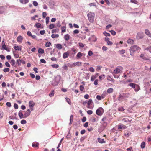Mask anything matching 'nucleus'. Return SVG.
<instances>
[{"label":"nucleus","instance_id":"nucleus-35","mask_svg":"<svg viewBox=\"0 0 151 151\" xmlns=\"http://www.w3.org/2000/svg\"><path fill=\"white\" fill-rule=\"evenodd\" d=\"M113 89L112 88H109L107 89V92L108 93H110L113 92Z\"/></svg>","mask_w":151,"mask_h":151},{"label":"nucleus","instance_id":"nucleus-37","mask_svg":"<svg viewBox=\"0 0 151 151\" xmlns=\"http://www.w3.org/2000/svg\"><path fill=\"white\" fill-rule=\"evenodd\" d=\"M59 35L57 34H52L51 35V37L53 38H58L59 37Z\"/></svg>","mask_w":151,"mask_h":151},{"label":"nucleus","instance_id":"nucleus-41","mask_svg":"<svg viewBox=\"0 0 151 151\" xmlns=\"http://www.w3.org/2000/svg\"><path fill=\"white\" fill-rule=\"evenodd\" d=\"M66 27L65 26H63L61 27V31L62 32H64L66 31Z\"/></svg>","mask_w":151,"mask_h":151},{"label":"nucleus","instance_id":"nucleus-46","mask_svg":"<svg viewBox=\"0 0 151 151\" xmlns=\"http://www.w3.org/2000/svg\"><path fill=\"white\" fill-rule=\"evenodd\" d=\"M103 34L106 36H110V35L109 33H107L106 32H104L103 33Z\"/></svg>","mask_w":151,"mask_h":151},{"label":"nucleus","instance_id":"nucleus-63","mask_svg":"<svg viewBox=\"0 0 151 151\" xmlns=\"http://www.w3.org/2000/svg\"><path fill=\"white\" fill-rule=\"evenodd\" d=\"M87 114L89 115H91L93 113V111L92 110H89L87 112Z\"/></svg>","mask_w":151,"mask_h":151},{"label":"nucleus","instance_id":"nucleus-17","mask_svg":"<svg viewBox=\"0 0 151 151\" xmlns=\"http://www.w3.org/2000/svg\"><path fill=\"white\" fill-rule=\"evenodd\" d=\"M127 128V127L125 126L123 124H119L118 125V129H124L125 128Z\"/></svg>","mask_w":151,"mask_h":151},{"label":"nucleus","instance_id":"nucleus-16","mask_svg":"<svg viewBox=\"0 0 151 151\" xmlns=\"http://www.w3.org/2000/svg\"><path fill=\"white\" fill-rule=\"evenodd\" d=\"M145 32L149 37L151 38V33L147 29H145Z\"/></svg>","mask_w":151,"mask_h":151},{"label":"nucleus","instance_id":"nucleus-8","mask_svg":"<svg viewBox=\"0 0 151 151\" xmlns=\"http://www.w3.org/2000/svg\"><path fill=\"white\" fill-rule=\"evenodd\" d=\"M2 47L3 49L5 50L8 52H9L10 50L6 46L4 42V41H2Z\"/></svg>","mask_w":151,"mask_h":151},{"label":"nucleus","instance_id":"nucleus-64","mask_svg":"<svg viewBox=\"0 0 151 151\" xmlns=\"http://www.w3.org/2000/svg\"><path fill=\"white\" fill-rule=\"evenodd\" d=\"M40 61L41 62L43 63H46V61L44 59H41L40 60Z\"/></svg>","mask_w":151,"mask_h":151},{"label":"nucleus","instance_id":"nucleus-48","mask_svg":"<svg viewBox=\"0 0 151 151\" xmlns=\"http://www.w3.org/2000/svg\"><path fill=\"white\" fill-rule=\"evenodd\" d=\"M119 52L122 54H124L125 52V50H122L119 51Z\"/></svg>","mask_w":151,"mask_h":151},{"label":"nucleus","instance_id":"nucleus-10","mask_svg":"<svg viewBox=\"0 0 151 151\" xmlns=\"http://www.w3.org/2000/svg\"><path fill=\"white\" fill-rule=\"evenodd\" d=\"M20 63H22L23 64H24L25 63V62L23 60L17 59V64L19 66L20 65Z\"/></svg>","mask_w":151,"mask_h":151},{"label":"nucleus","instance_id":"nucleus-18","mask_svg":"<svg viewBox=\"0 0 151 151\" xmlns=\"http://www.w3.org/2000/svg\"><path fill=\"white\" fill-rule=\"evenodd\" d=\"M17 40V42H22L23 40V37L22 36L19 35L18 37Z\"/></svg>","mask_w":151,"mask_h":151},{"label":"nucleus","instance_id":"nucleus-31","mask_svg":"<svg viewBox=\"0 0 151 151\" xmlns=\"http://www.w3.org/2000/svg\"><path fill=\"white\" fill-rule=\"evenodd\" d=\"M123 96L124 98H127L129 97L130 94L129 93H126L123 94Z\"/></svg>","mask_w":151,"mask_h":151},{"label":"nucleus","instance_id":"nucleus-53","mask_svg":"<svg viewBox=\"0 0 151 151\" xmlns=\"http://www.w3.org/2000/svg\"><path fill=\"white\" fill-rule=\"evenodd\" d=\"M63 138H62L61 139V140L60 141L59 144H58V146L57 147V149H58V148H59V147H60V145H61V144L62 143V142L63 140Z\"/></svg>","mask_w":151,"mask_h":151},{"label":"nucleus","instance_id":"nucleus-5","mask_svg":"<svg viewBox=\"0 0 151 151\" xmlns=\"http://www.w3.org/2000/svg\"><path fill=\"white\" fill-rule=\"evenodd\" d=\"M35 105V103L33 101H29V105L31 111H33L34 110L33 107Z\"/></svg>","mask_w":151,"mask_h":151},{"label":"nucleus","instance_id":"nucleus-45","mask_svg":"<svg viewBox=\"0 0 151 151\" xmlns=\"http://www.w3.org/2000/svg\"><path fill=\"white\" fill-rule=\"evenodd\" d=\"M145 146V142H142L141 145V147L142 148H144Z\"/></svg>","mask_w":151,"mask_h":151},{"label":"nucleus","instance_id":"nucleus-26","mask_svg":"<svg viewBox=\"0 0 151 151\" xmlns=\"http://www.w3.org/2000/svg\"><path fill=\"white\" fill-rule=\"evenodd\" d=\"M56 47L58 49L60 50L62 48V46L60 44H56Z\"/></svg>","mask_w":151,"mask_h":151},{"label":"nucleus","instance_id":"nucleus-51","mask_svg":"<svg viewBox=\"0 0 151 151\" xmlns=\"http://www.w3.org/2000/svg\"><path fill=\"white\" fill-rule=\"evenodd\" d=\"M51 66L52 67L56 68H57L59 67L58 65L57 64L52 65Z\"/></svg>","mask_w":151,"mask_h":151},{"label":"nucleus","instance_id":"nucleus-21","mask_svg":"<svg viewBox=\"0 0 151 151\" xmlns=\"http://www.w3.org/2000/svg\"><path fill=\"white\" fill-rule=\"evenodd\" d=\"M98 142L100 143H104L106 142L103 139H101L100 138H98L97 139Z\"/></svg>","mask_w":151,"mask_h":151},{"label":"nucleus","instance_id":"nucleus-58","mask_svg":"<svg viewBox=\"0 0 151 151\" xmlns=\"http://www.w3.org/2000/svg\"><path fill=\"white\" fill-rule=\"evenodd\" d=\"M80 90L81 91H83L84 89V87L83 86L81 85L79 87Z\"/></svg>","mask_w":151,"mask_h":151},{"label":"nucleus","instance_id":"nucleus-24","mask_svg":"<svg viewBox=\"0 0 151 151\" xmlns=\"http://www.w3.org/2000/svg\"><path fill=\"white\" fill-rule=\"evenodd\" d=\"M35 26L37 28H43V27L42 26L41 24L39 23H36L35 24Z\"/></svg>","mask_w":151,"mask_h":151},{"label":"nucleus","instance_id":"nucleus-54","mask_svg":"<svg viewBox=\"0 0 151 151\" xmlns=\"http://www.w3.org/2000/svg\"><path fill=\"white\" fill-rule=\"evenodd\" d=\"M27 123L26 120H22L21 121V123L22 124H25Z\"/></svg>","mask_w":151,"mask_h":151},{"label":"nucleus","instance_id":"nucleus-50","mask_svg":"<svg viewBox=\"0 0 151 151\" xmlns=\"http://www.w3.org/2000/svg\"><path fill=\"white\" fill-rule=\"evenodd\" d=\"M78 45L79 47L81 48H83L84 47V45L82 43H79Z\"/></svg>","mask_w":151,"mask_h":151},{"label":"nucleus","instance_id":"nucleus-33","mask_svg":"<svg viewBox=\"0 0 151 151\" xmlns=\"http://www.w3.org/2000/svg\"><path fill=\"white\" fill-rule=\"evenodd\" d=\"M51 45V43L49 42H47L45 44V46L46 47H49Z\"/></svg>","mask_w":151,"mask_h":151},{"label":"nucleus","instance_id":"nucleus-27","mask_svg":"<svg viewBox=\"0 0 151 151\" xmlns=\"http://www.w3.org/2000/svg\"><path fill=\"white\" fill-rule=\"evenodd\" d=\"M107 79L108 80L111 81L113 83H114L115 81V80L112 78L110 76H108Z\"/></svg>","mask_w":151,"mask_h":151},{"label":"nucleus","instance_id":"nucleus-30","mask_svg":"<svg viewBox=\"0 0 151 151\" xmlns=\"http://www.w3.org/2000/svg\"><path fill=\"white\" fill-rule=\"evenodd\" d=\"M127 42L128 44H133L134 43V40H133L129 39L127 40Z\"/></svg>","mask_w":151,"mask_h":151},{"label":"nucleus","instance_id":"nucleus-22","mask_svg":"<svg viewBox=\"0 0 151 151\" xmlns=\"http://www.w3.org/2000/svg\"><path fill=\"white\" fill-rule=\"evenodd\" d=\"M10 63L12 66H14V67H16V65H15V61L14 59H12L11 60Z\"/></svg>","mask_w":151,"mask_h":151},{"label":"nucleus","instance_id":"nucleus-23","mask_svg":"<svg viewBox=\"0 0 151 151\" xmlns=\"http://www.w3.org/2000/svg\"><path fill=\"white\" fill-rule=\"evenodd\" d=\"M135 88H134L135 92H137L140 89V86L137 84H136L135 86Z\"/></svg>","mask_w":151,"mask_h":151},{"label":"nucleus","instance_id":"nucleus-52","mask_svg":"<svg viewBox=\"0 0 151 151\" xmlns=\"http://www.w3.org/2000/svg\"><path fill=\"white\" fill-rule=\"evenodd\" d=\"M110 32L111 33V34L113 36L115 35L116 34V32L113 30H111Z\"/></svg>","mask_w":151,"mask_h":151},{"label":"nucleus","instance_id":"nucleus-61","mask_svg":"<svg viewBox=\"0 0 151 151\" xmlns=\"http://www.w3.org/2000/svg\"><path fill=\"white\" fill-rule=\"evenodd\" d=\"M49 18L48 17H47L46 18V23L47 24L49 22Z\"/></svg>","mask_w":151,"mask_h":151},{"label":"nucleus","instance_id":"nucleus-13","mask_svg":"<svg viewBox=\"0 0 151 151\" xmlns=\"http://www.w3.org/2000/svg\"><path fill=\"white\" fill-rule=\"evenodd\" d=\"M124 98V97L123 96V95L119 94L118 96V100L119 101H122L123 100Z\"/></svg>","mask_w":151,"mask_h":151},{"label":"nucleus","instance_id":"nucleus-12","mask_svg":"<svg viewBox=\"0 0 151 151\" xmlns=\"http://www.w3.org/2000/svg\"><path fill=\"white\" fill-rule=\"evenodd\" d=\"M38 53L39 54H42L44 53L45 52L44 50L41 48H39L38 49ZM38 56L39 57H41V55H40V54H39Z\"/></svg>","mask_w":151,"mask_h":151},{"label":"nucleus","instance_id":"nucleus-39","mask_svg":"<svg viewBox=\"0 0 151 151\" xmlns=\"http://www.w3.org/2000/svg\"><path fill=\"white\" fill-rule=\"evenodd\" d=\"M140 57L145 60H147V59L143 54H142L140 55Z\"/></svg>","mask_w":151,"mask_h":151},{"label":"nucleus","instance_id":"nucleus-40","mask_svg":"<svg viewBox=\"0 0 151 151\" xmlns=\"http://www.w3.org/2000/svg\"><path fill=\"white\" fill-rule=\"evenodd\" d=\"M59 31V29H53L52 31V33H56L57 32H58Z\"/></svg>","mask_w":151,"mask_h":151},{"label":"nucleus","instance_id":"nucleus-11","mask_svg":"<svg viewBox=\"0 0 151 151\" xmlns=\"http://www.w3.org/2000/svg\"><path fill=\"white\" fill-rule=\"evenodd\" d=\"M81 62H77L76 63H73L71 67H73L76 66H81Z\"/></svg>","mask_w":151,"mask_h":151},{"label":"nucleus","instance_id":"nucleus-36","mask_svg":"<svg viewBox=\"0 0 151 151\" xmlns=\"http://www.w3.org/2000/svg\"><path fill=\"white\" fill-rule=\"evenodd\" d=\"M136 84L134 83H130L129 84V85L133 88H135V86Z\"/></svg>","mask_w":151,"mask_h":151},{"label":"nucleus","instance_id":"nucleus-29","mask_svg":"<svg viewBox=\"0 0 151 151\" xmlns=\"http://www.w3.org/2000/svg\"><path fill=\"white\" fill-rule=\"evenodd\" d=\"M32 146L34 147H37L39 146V143L38 142L33 143L32 145Z\"/></svg>","mask_w":151,"mask_h":151},{"label":"nucleus","instance_id":"nucleus-7","mask_svg":"<svg viewBox=\"0 0 151 151\" xmlns=\"http://www.w3.org/2000/svg\"><path fill=\"white\" fill-rule=\"evenodd\" d=\"M57 77H56L54 80L52 81V84L54 86H55L58 85V84L59 81H60V78L57 81Z\"/></svg>","mask_w":151,"mask_h":151},{"label":"nucleus","instance_id":"nucleus-25","mask_svg":"<svg viewBox=\"0 0 151 151\" xmlns=\"http://www.w3.org/2000/svg\"><path fill=\"white\" fill-rule=\"evenodd\" d=\"M122 121L125 122H131L132 121V119L130 120L127 118H124L122 119Z\"/></svg>","mask_w":151,"mask_h":151},{"label":"nucleus","instance_id":"nucleus-28","mask_svg":"<svg viewBox=\"0 0 151 151\" xmlns=\"http://www.w3.org/2000/svg\"><path fill=\"white\" fill-rule=\"evenodd\" d=\"M70 36L68 34H66L65 35L64 37L66 41H68L70 39Z\"/></svg>","mask_w":151,"mask_h":151},{"label":"nucleus","instance_id":"nucleus-6","mask_svg":"<svg viewBox=\"0 0 151 151\" xmlns=\"http://www.w3.org/2000/svg\"><path fill=\"white\" fill-rule=\"evenodd\" d=\"M103 110V109L101 107L97 109L96 111V114L97 115L99 116L101 115L103 113L102 112L101 110Z\"/></svg>","mask_w":151,"mask_h":151},{"label":"nucleus","instance_id":"nucleus-20","mask_svg":"<svg viewBox=\"0 0 151 151\" xmlns=\"http://www.w3.org/2000/svg\"><path fill=\"white\" fill-rule=\"evenodd\" d=\"M22 46L20 47L18 46H15L14 47V49L16 50L21 51L22 50Z\"/></svg>","mask_w":151,"mask_h":151},{"label":"nucleus","instance_id":"nucleus-47","mask_svg":"<svg viewBox=\"0 0 151 151\" xmlns=\"http://www.w3.org/2000/svg\"><path fill=\"white\" fill-rule=\"evenodd\" d=\"M73 115H71V116H70V124H71L72 122L73 121Z\"/></svg>","mask_w":151,"mask_h":151},{"label":"nucleus","instance_id":"nucleus-60","mask_svg":"<svg viewBox=\"0 0 151 151\" xmlns=\"http://www.w3.org/2000/svg\"><path fill=\"white\" fill-rule=\"evenodd\" d=\"M14 107L15 109H18V106L17 104L16 103L14 104Z\"/></svg>","mask_w":151,"mask_h":151},{"label":"nucleus","instance_id":"nucleus-14","mask_svg":"<svg viewBox=\"0 0 151 151\" xmlns=\"http://www.w3.org/2000/svg\"><path fill=\"white\" fill-rule=\"evenodd\" d=\"M69 55V53L68 52H65L64 53L63 55V58L64 59H65L67 58Z\"/></svg>","mask_w":151,"mask_h":151},{"label":"nucleus","instance_id":"nucleus-19","mask_svg":"<svg viewBox=\"0 0 151 151\" xmlns=\"http://www.w3.org/2000/svg\"><path fill=\"white\" fill-rule=\"evenodd\" d=\"M18 115L20 119L25 118L24 116V115L21 111H20L19 112Z\"/></svg>","mask_w":151,"mask_h":151},{"label":"nucleus","instance_id":"nucleus-59","mask_svg":"<svg viewBox=\"0 0 151 151\" xmlns=\"http://www.w3.org/2000/svg\"><path fill=\"white\" fill-rule=\"evenodd\" d=\"M33 5L35 6H38V3L36 1H34L33 3Z\"/></svg>","mask_w":151,"mask_h":151},{"label":"nucleus","instance_id":"nucleus-49","mask_svg":"<svg viewBox=\"0 0 151 151\" xmlns=\"http://www.w3.org/2000/svg\"><path fill=\"white\" fill-rule=\"evenodd\" d=\"M10 70V69L9 68H4L3 69V71L4 72H9Z\"/></svg>","mask_w":151,"mask_h":151},{"label":"nucleus","instance_id":"nucleus-32","mask_svg":"<svg viewBox=\"0 0 151 151\" xmlns=\"http://www.w3.org/2000/svg\"><path fill=\"white\" fill-rule=\"evenodd\" d=\"M83 55V54L81 52H79L77 54V55L76 57L78 58H80Z\"/></svg>","mask_w":151,"mask_h":151},{"label":"nucleus","instance_id":"nucleus-44","mask_svg":"<svg viewBox=\"0 0 151 151\" xmlns=\"http://www.w3.org/2000/svg\"><path fill=\"white\" fill-rule=\"evenodd\" d=\"M105 77V75L104 74L100 76L99 77V78L100 79H103Z\"/></svg>","mask_w":151,"mask_h":151},{"label":"nucleus","instance_id":"nucleus-57","mask_svg":"<svg viewBox=\"0 0 151 151\" xmlns=\"http://www.w3.org/2000/svg\"><path fill=\"white\" fill-rule=\"evenodd\" d=\"M89 71L92 72H94L95 71V70L93 67H91L89 68Z\"/></svg>","mask_w":151,"mask_h":151},{"label":"nucleus","instance_id":"nucleus-4","mask_svg":"<svg viewBox=\"0 0 151 151\" xmlns=\"http://www.w3.org/2000/svg\"><path fill=\"white\" fill-rule=\"evenodd\" d=\"M87 104L88 106H87V107L88 108L92 109L93 108L94 105L91 99H90L89 100Z\"/></svg>","mask_w":151,"mask_h":151},{"label":"nucleus","instance_id":"nucleus-34","mask_svg":"<svg viewBox=\"0 0 151 151\" xmlns=\"http://www.w3.org/2000/svg\"><path fill=\"white\" fill-rule=\"evenodd\" d=\"M54 93L55 92L54 90H52L50 93L49 94V96L50 97L53 96L54 95Z\"/></svg>","mask_w":151,"mask_h":151},{"label":"nucleus","instance_id":"nucleus-2","mask_svg":"<svg viewBox=\"0 0 151 151\" xmlns=\"http://www.w3.org/2000/svg\"><path fill=\"white\" fill-rule=\"evenodd\" d=\"M139 49V47L137 45H135L132 46L130 49V55L132 56H133L134 55V52L138 50Z\"/></svg>","mask_w":151,"mask_h":151},{"label":"nucleus","instance_id":"nucleus-55","mask_svg":"<svg viewBox=\"0 0 151 151\" xmlns=\"http://www.w3.org/2000/svg\"><path fill=\"white\" fill-rule=\"evenodd\" d=\"M89 6H96V3H91L89 4Z\"/></svg>","mask_w":151,"mask_h":151},{"label":"nucleus","instance_id":"nucleus-38","mask_svg":"<svg viewBox=\"0 0 151 151\" xmlns=\"http://www.w3.org/2000/svg\"><path fill=\"white\" fill-rule=\"evenodd\" d=\"M97 77V76H96L93 75L91 76V81H93Z\"/></svg>","mask_w":151,"mask_h":151},{"label":"nucleus","instance_id":"nucleus-62","mask_svg":"<svg viewBox=\"0 0 151 151\" xmlns=\"http://www.w3.org/2000/svg\"><path fill=\"white\" fill-rule=\"evenodd\" d=\"M73 33L74 34H78L79 33V31L78 29H76L73 31Z\"/></svg>","mask_w":151,"mask_h":151},{"label":"nucleus","instance_id":"nucleus-42","mask_svg":"<svg viewBox=\"0 0 151 151\" xmlns=\"http://www.w3.org/2000/svg\"><path fill=\"white\" fill-rule=\"evenodd\" d=\"M55 27V25L53 24H52L50 25L49 28L50 29H52Z\"/></svg>","mask_w":151,"mask_h":151},{"label":"nucleus","instance_id":"nucleus-56","mask_svg":"<svg viewBox=\"0 0 151 151\" xmlns=\"http://www.w3.org/2000/svg\"><path fill=\"white\" fill-rule=\"evenodd\" d=\"M56 26L58 27H60L61 26L60 22V21L58 22L56 24Z\"/></svg>","mask_w":151,"mask_h":151},{"label":"nucleus","instance_id":"nucleus-1","mask_svg":"<svg viewBox=\"0 0 151 151\" xmlns=\"http://www.w3.org/2000/svg\"><path fill=\"white\" fill-rule=\"evenodd\" d=\"M123 69V68L122 67H118L117 68H115L112 73L114 76L116 78V74H118L121 72Z\"/></svg>","mask_w":151,"mask_h":151},{"label":"nucleus","instance_id":"nucleus-15","mask_svg":"<svg viewBox=\"0 0 151 151\" xmlns=\"http://www.w3.org/2000/svg\"><path fill=\"white\" fill-rule=\"evenodd\" d=\"M31 113V111L29 109H28L26 111V112L24 114V117L26 118L30 115Z\"/></svg>","mask_w":151,"mask_h":151},{"label":"nucleus","instance_id":"nucleus-9","mask_svg":"<svg viewBox=\"0 0 151 151\" xmlns=\"http://www.w3.org/2000/svg\"><path fill=\"white\" fill-rule=\"evenodd\" d=\"M143 37V34L142 32H139L137 34V38L138 39L142 38Z\"/></svg>","mask_w":151,"mask_h":151},{"label":"nucleus","instance_id":"nucleus-3","mask_svg":"<svg viewBox=\"0 0 151 151\" xmlns=\"http://www.w3.org/2000/svg\"><path fill=\"white\" fill-rule=\"evenodd\" d=\"M94 13L90 12L88 14V18L89 21L92 23L94 21Z\"/></svg>","mask_w":151,"mask_h":151},{"label":"nucleus","instance_id":"nucleus-43","mask_svg":"<svg viewBox=\"0 0 151 151\" xmlns=\"http://www.w3.org/2000/svg\"><path fill=\"white\" fill-rule=\"evenodd\" d=\"M66 100L67 102L70 105L71 104V102L70 99L68 98H66Z\"/></svg>","mask_w":151,"mask_h":151}]
</instances>
